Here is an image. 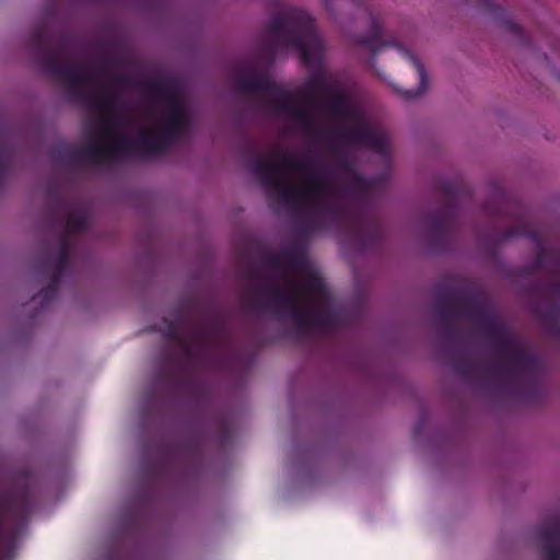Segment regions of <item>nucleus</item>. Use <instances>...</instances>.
Segmentation results:
<instances>
[{
    "label": "nucleus",
    "mask_w": 560,
    "mask_h": 560,
    "mask_svg": "<svg viewBox=\"0 0 560 560\" xmlns=\"http://www.w3.org/2000/svg\"><path fill=\"white\" fill-rule=\"evenodd\" d=\"M433 311L439 323L441 340L446 347L455 348L463 341V334L456 327L455 320L459 316L470 318L494 348L497 362L491 366V371L501 378V385L506 386L513 396L533 402L539 398V357L497 316L481 291L469 287L455 296L441 292L434 302Z\"/></svg>",
    "instance_id": "nucleus-1"
},
{
    "label": "nucleus",
    "mask_w": 560,
    "mask_h": 560,
    "mask_svg": "<svg viewBox=\"0 0 560 560\" xmlns=\"http://www.w3.org/2000/svg\"><path fill=\"white\" fill-rule=\"evenodd\" d=\"M248 168L265 189L288 206L300 202L305 206L303 226L315 230L319 226V214L334 219L345 212L341 205L329 202L328 197L337 191L330 187L323 174H316L310 162L289 153H280L279 161L257 155L250 159Z\"/></svg>",
    "instance_id": "nucleus-2"
},
{
    "label": "nucleus",
    "mask_w": 560,
    "mask_h": 560,
    "mask_svg": "<svg viewBox=\"0 0 560 560\" xmlns=\"http://www.w3.org/2000/svg\"><path fill=\"white\" fill-rule=\"evenodd\" d=\"M337 155L336 168L345 177L342 186L337 185L331 176L325 172H315L326 177L328 185L336 189L337 195L328 197L329 202L341 205L345 212L339 217L351 220L355 238L362 248H373L380 245L383 229L377 219L365 214L363 203L368 201L374 189V179L365 178L357 172L354 163L338 147H331Z\"/></svg>",
    "instance_id": "nucleus-3"
},
{
    "label": "nucleus",
    "mask_w": 560,
    "mask_h": 560,
    "mask_svg": "<svg viewBox=\"0 0 560 560\" xmlns=\"http://www.w3.org/2000/svg\"><path fill=\"white\" fill-rule=\"evenodd\" d=\"M145 93L164 106L159 128L139 130L133 140L137 156L151 159L165 153L189 129L190 119L182 105L177 83L166 77H156L142 83Z\"/></svg>",
    "instance_id": "nucleus-4"
},
{
    "label": "nucleus",
    "mask_w": 560,
    "mask_h": 560,
    "mask_svg": "<svg viewBox=\"0 0 560 560\" xmlns=\"http://www.w3.org/2000/svg\"><path fill=\"white\" fill-rule=\"evenodd\" d=\"M281 48L299 50L305 66L320 63L323 44L314 20L307 12L294 8L284 9L265 25L258 49L259 58L272 63Z\"/></svg>",
    "instance_id": "nucleus-5"
},
{
    "label": "nucleus",
    "mask_w": 560,
    "mask_h": 560,
    "mask_svg": "<svg viewBox=\"0 0 560 560\" xmlns=\"http://www.w3.org/2000/svg\"><path fill=\"white\" fill-rule=\"evenodd\" d=\"M165 323L163 337L168 345L179 350L180 355L171 349L162 352L158 374L161 380L173 378L185 365L201 362L223 335V324L214 315L190 322L185 329L177 319Z\"/></svg>",
    "instance_id": "nucleus-6"
},
{
    "label": "nucleus",
    "mask_w": 560,
    "mask_h": 560,
    "mask_svg": "<svg viewBox=\"0 0 560 560\" xmlns=\"http://www.w3.org/2000/svg\"><path fill=\"white\" fill-rule=\"evenodd\" d=\"M28 47L34 52L40 70L63 81L73 98L82 101L100 112H107L114 106L115 94L112 93L108 97H103L90 90L95 81L91 71L63 61L61 42L58 45V51L52 50L51 35L44 25L37 24L32 28Z\"/></svg>",
    "instance_id": "nucleus-7"
},
{
    "label": "nucleus",
    "mask_w": 560,
    "mask_h": 560,
    "mask_svg": "<svg viewBox=\"0 0 560 560\" xmlns=\"http://www.w3.org/2000/svg\"><path fill=\"white\" fill-rule=\"evenodd\" d=\"M515 237H526L536 245V258L530 269L546 268L555 278L548 281L546 292L550 296L560 299V254L544 246V231L534 225L523 212H520L518 208L513 226L502 230L491 228L479 236V241L488 254L493 256L503 243Z\"/></svg>",
    "instance_id": "nucleus-8"
},
{
    "label": "nucleus",
    "mask_w": 560,
    "mask_h": 560,
    "mask_svg": "<svg viewBox=\"0 0 560 560\" xmlns=\"http://www.w3.org/2000/svg\"><path fill=\"white\" fill-rule=\"evenodd\" d=\"M86 214L79 209L69 211L66 226L60 233L54 252L45 249L40 258L39 269L49 278V283L38 293L40 308H47L56 299L59 285L69 267V257L72 245V233H82L88 230Z\"/></svg>",
    "instance_id": "nucleus-9"
},
{
    "label": "nucleus",
    "mask_w": 560,
    "mask_h": 560,
    "mask_svg": "<svg viewBox=\"0 0 560 560\" xmlns=\"http://www.w3.org/2000/svg\"><path fill=\"white\" fill-rule=\"evenodd\" d=\"M328 96L326 108L331 116L341 120L358 121L353 127L339 130L338 137L347 143L366 148L382 156H386L388 153L386 132L382 128L362 122L360 110L338 86Z\"/></svg>",
    "instance_id": "nucleus-10"
},
{
    "label": "nucleus",
    "mask_w": 560,
    "mask_h": 560,
    "mask_svg": "<svg viewBox=\"0 0 560 560\" xmlns=\"http://www.w3.org/2000/svg\"><path fill=\"white\" fill-rule=\"evenodd\" d=\"M440 190L444 198L441 207L425 213L423 222L432 246L438 250H446L458 230L456 205L462 189L453 182H444L440 185Z\"/></svg>",
    "instance_id": "nucleus-11"
},
{
    "label": "nucleus",
    "mask_w": 560,
    "mask_h": 560,
    "mask_svg": "<svg viewBox=\"0 0 560 560\" xmlns=\"http://www.w3.org/2000/svg\"><path fill=\"white\" fill-rule=\"evenodd\" d=\"M370 30L368 34L355 37V44L370 50L371 60L374 61L377 54L386 47H395L399 54L407 59L416 69L418 74L417 90H406L401 92L405 100L410 101L421 95L427 90L428 77L424 67L419 59L408 49L398 44L396 39H385L383 37V27L378 16L369 12Z\"/></svg>",
    "instance_id": "nucleus-12"
},
{
    "label": "nucleus",
    "mask_w": 560,
    "mask_h": 560,
    "mask_svg": "<svg viewBox=\"0 0 560 560\" xmlns=\"http://www.w3.org/2000/svg\"><path fill=\"white\" fill-rule=\"evenodd\" d=\"M63 156L71 163L102 164L119 158L137 156L133 140L126 136H117L109 145L92 141L81 148H65Z\"/></svg>",
    "instance_id": "nucleus-13"
},
{
    "label": "nucleus",
    "mask_w": 560,
    "mask_h": 560,
    "mask_svg": "<svg viewBox=\"0 0 560 560\" xmlns=\"http://www.w3.org/2000/svg\"><path fill=\"white\" fill-rule=\"evenodd\" d=\"M305 294L316 299L320 303L329 301V293L324 280L315 272H310L302 287L290 281L285 289L282 288V313L289 312L294 320L295 310H305L307 306Z\"/></svg>",
    "instance_id": "nucleus-14"
},
{
    "label": "nucleus",
    "mask_w": 560,
    "mask_h": 560,
    "mask_svg": "<svg viewBox=\"0 0 560 560\" xmlns=\"http://www.w3.org/2000/svg\"><path fill=\"white\" fill-rule=\"evenodd\" d=\"M234 89L243 94H260L268 96V102L276 96L292 98L294 96L291 91H287L276 84V82L267 74H258L247 72L237 74L233 79Z\"/></svg>",
    "instance_id": "nucleus-15"
},
{
    "label": "nucleus",
    "mask_w": 560,
    "mask_h": 560,
    "mask_svg": "<svg viewBox=\"0 0 560 560\" xmlns=\"http://www.w3.org/2000/svg\"><path fill=\"white\" fill-rule=\"evenodd\" d=\"M292 98L276 96L269 101V105L277 114H284L292 120L300 122L305 132L312 133L315 129V121L311 109L304 105L299 104V98L302 96L301 91L292 92Z\"/></svg>",
    "instance_id": "nucleus-16"
},
{
    "label": "nucleus",
    "mask_w": 560,
    "mask_h": 560,
    "mask_svg": "<svg viewBox=\"0 0 560 560\" xmlns=\"http://www.w3.org/2000/svg\"><path fill=\"white\" fill-rule=\"evenodd\" d=\"M292 98L276 96L269 101V105L277 114H284L292 120L300 122L305 132L312 133L315 129V121L311 109L304 105L299 104V98L302 96L301 91L292 92Z\"/></svg>",
    "instance_id": "nucleus-17"
},
{
    "label": "nucleus",
    "mask_w": 560,
    "mask_h": 560,
    "mask_svg": "<svg viewBox=\"0 0 560 560\" xmlns=\"http://www.w3.org/2000/svg\"><path fill=\"white\" fill-rule=\"evenodd\" d=\"M294 323L302 332L310 329L331 330L337 327L338 317L329 310H318L307 305L305 310H295Z\"/></svg>",
    "instance_id": "nucleus-18"
},
{
    "label": "nucleus",
    "mask_w": 560,
    "mask_h": 560,
    "mask_svg": "<svg viewBox=\"0 0 560 560\" xmlns=\"http://www.w3.org/2000/svg\"><path fill=\"white\" fill-rule=\"evenodd\" d=\"M474 2L480 10L493 18L505 32L514 35L522 44H529L528 35L523 31L520 24L515 23L506 15L502 7L495 4L492 0H474Z\"/></svg>",
    "instance_id": "nucleus-19"
},
{
    "label": "nucleus",
    "mask_w": 560,
    "mask_h": 560,
    "mask_svg": "<svg viewBox=\"0 0 560 560\" xmlns=\"http://www.w3.org/2000/svg\"><path fill=\"white\" fill-rule=\"evenodd\" d=\"M337 88L336 82L331 81L324 72L312 74L301 91L302 95L307 94L315 103H319L323 96H328Z\"/></svg>",
    "instance_id": "nucleus-20"
},
{
    "label": "nucleus",
    "mask_w": 560,
    "mask_h": 560,
    "mask_svg": "<svg viewBox=\"0 0 560 560\" xmlns=\"http://www.w3.org/2000/svg\"><path fill=\"white\" fill-rule=\"evenodd\" d=\"M267 300L264 304L256 300V294L260 291L259 288L253 289L249 295V305L254 310L270 308L273 312L282 313V288L278 284L266 285L261 289Z\"/></svg>",
    "instance_id": "nucleus-21"
},
{
    "label": "nucleus",
    "mask_w": 560,
    "mask_h": 560,
    "mask_svg": "<svg viewBox=\"0 0 560 560\" xmlns=\"http://www.w3.org/2000/svg\"><path fill=\"white\" fill-rule=\"evenodd\" d=\"M282 257L285 272L301 270L306 265L305 254L298 246L282 248Z\"/></svg>",
    "instance_id": "nucleus-22"
},
{
    "label": "nucleus",
    "mask_w": 560,
    "mask_h": 560,
    "mask_svg": "<svg viewBox=\"0 0 560 560\" xmlns=\"http://www.w3.org/2000/svg\"><path fill=\"white\" fill-rule=\"evenodd\" d=\"M452 365L454 371L464 380L471 378L477 372L476 364L463 353L455 352L453 354Z\"/></svg>",
    "instance_id": "nucleus-23"
},
{
    "label": "nucleus",
    "mask_w": 560,
    "mask_h": 560,
    "mask_svg": "<svg viewBox=\"0 0 560 560\" xmlns=\"http://www.w3.org/2000/svg\"><path fill=\"white\" fill-rule=\"evenodd\" d=\"M537 537L542 544H559L560 522L541 526L537 530Z\"/></svg>",
    "instance_id": "nucleus-24"
},
{
    "label": "nucleus",
    "mask_w": 560,
    "mask_h": 560,
    "mask_svg": "<svg viewBox=\"0 0 560 560\" xmlns=\"http://www.w3.org/2000/svg\"><path fill=\"white\" fill-rule=\"evenodd\" d=\"M264 267L271 271H284L282 249L279 253L264 252L261 256Z\"/></svg>",
    "instance_id": "nucleus-25"
},
{
    "label": "nucleus",
    "mask_w": 560,
    "mask_h": 560,
    "mask_svg": "<svg viewBox=\"0 0 560 560\" xmlns=\"http://www.w3.org/2000/svg\"><path fill=\"white\" fill-rule=\"evenodd\" d=\"M542 560H560V547L558 544L541 545Z\"/></svg>",
    "instance_id": "nucleus-26"
},
{
    "label": "nucleus",
    "mask_w": 560,
    "mask_h": 560,
    "mask_svg": "<svg viewBox=\"0 0 560 560\" xmlns=\"http://www.w3.org/2000/svg\"><path fill=\"white\" fill-rule=\"evenodd\" d=\"M242 276L246 280L255 281L262 279L260 269L254 264H247L242 269Z\"/></svg>",
    "instance_id": "nucleus-27"
},
{
    "label": "nucleus",
    "mask_w": 560,
    "mask_h": 560,
    "mask_svg": "<svg viewBox=\"0 0 560 560\" xmlns=\"http://www.w3.org/2000/svg\"><path fill=\"white\" fill-rule=\"evenodd\" d=\"M324 2H325L326 10H328V11H332L335 2H337V4L340 7L348 5V4L355 7V8L366 7L365 0H324Z\"/></svg>",
    "instance_id": "nucleus-28"
},
{
    "label": "nucleus",
    "mask_w": 560,
    "mask_h": 560,
    "mask_svg": "<svg viewBox=\"0 0 560 560\" xmlns=\"http://www.w3.org/2000/svg\"><path fill=\"white\" fill-rule=\"evenodd\" d=\"M116 132V126L113 120H107L104 122L102 127V135L106 138H112L115 136Z\"/></svg>",
    "instance_id": "nucleus-29"
},
{
    "label": "nucleus",
    "mask_w": 560,
    "mask_h": 560,
    "mask_svg": "<svg viewBox=\"0 0 560 560\" xmlns=\"http://www.w3.org/2000/svg\"><path fill=\"white\" fill-rule=\"evenodd\" d=\"M560 317V307L557 304H552L547 313L545 314L546 319H558Z\"/></svg>",
    "instance_id": "nucleus-30"
},
{
    "label": "nucleus",
    "mask_w": 560,
    "mask_h": 560,
    "mask_svg": "<svg viewBox=\"0 0 560 560\" xmlns=\"http://www.w3.org/2000/svg\"><path fill=\"white\" fill-rule=\"evenodd\" d=\"M186 445L184 444H176L172 445L171 447H167L163 451L165 458H170L174 452H178L185 448Z\"/></svg>",
    "instance_id": "nucleus-31"
},
{
    "label": "nucleus",
    "mask_w": 560,
    "mask_h": 560,
    "mask_svg": "<svg viewBox=\"0 0 560 560\" xmlns=\"http://www.w3.org/2000/svg\"><path fill=\"white\" fill-rule=\"evenodd\" d=\"M14 548V536H11L5 542H4V556L10 557Z\"/></svg>",
    "instance_id": "nucleus-32"
},
{
    "label": "nucleus",
    "mask_w": 560,
    "mask_h": 560,
    "mask_svg": "<svg viewBox=\"0 0 560 560\" xmlns=\"http://www.w3.org/2000/svg\"><path fill=\"white\" fill-rule=\"evenodd\" d=\"M425 424V418L424 416H421L416 428H415V435L418 436L421 432L422 427Z\"/></svg>",
    "instance_id": "nucleus-33"
},
{
    "label": "nucleus",
    "mask_w": 560,
    "mask_h": 560,
    "mask_svg": "<svg viewBox=\"0 0 560 560\" xmlns=\"http://www.w3.org/2000/svg\"><path fill=\"white\" fill-rule=\"evenodd\" d=\"M51 199L55 201L57 208L62 209L65 207V201L57 194H54Z\"/></svg>",
    "instance_id": "nucleus-34"
},
{
    "label": "nucleus",
    "mask_w": 560,
    "mask_h": 560,
    "mask_svg": "<svg viewBox=\"0 0 560 560\" xmlns=\"http://www.w3.org/2000/svg\"><path fill=\"white\" fill-rule=\"evenodd\" d=\"M9 509V502L5 499L0 498V514Z\"/></svg>",
    "instance_id": "nucleus-35"
},
{
    "label": "nucleus",
    "mask_w": 560,
    "mask_h": 560,
    "mask_svg": "<svg viewBox=\"0 0 560 560\" xmlns=\"http://www.w3.org/2000/svg\"><path fill=\"white\" fill-rule=\"evenodd\" d=\"M192 454L194 456H198L199 455V451L196 446L192 447Z\"/></svg>",
    "instance_id": "nucleus-36"
},
{
    "label": "nucleus",
    "mask_w": 560,
    "mask_h": 560,
    "mask_svg": "<svg viewBox=\"0 0 560 560\" xmlns=\"http://www.w3.org/2000/svg\"><path fill=\"white\" fill-rule=\"evenodd\" d=\"M117 81H118V82H125V81H126V78H125V77H119V78H117Z\"/></svg>",
    "instance_id": "nucleus-37"
},
{
    "label": "nucleus",
    "mask_w": 560,
    "mask_h": 560,
    "mask_svg": "<svg viewBox=\"0 0 560 560\" xmlns=\"http://www.w3.org/2000/svg\"><path fill=\"white\" fill-rule=\"evenodd\" d=\"M499 217V213L491 214V220H495Z\"/></svg>",
    "instance_id": "nucleus-38"
},
{
    "label": "nucleus",
    "mask_w": 560,
    "mask_h": 560,
    "mask_svg": "<svg viewBox=\"0 0 560 560\" xmlns=\"http://www.w3.org/2000/svg\"><path fill=\"white\" fill-rule=\"evenodd\" d=\"M51 215H52V217H56V215H57L56 210H54V211H52Z\"/></svg>",
    "instance_id": "nucleus-39"
}]
</instances>
